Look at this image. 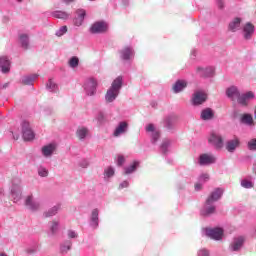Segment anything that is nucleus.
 <instances>
[{"instance_id": "nucleus-58", "label": "nucleus", "mask_w": 256, "mask_h": 256, "mask_svg": "<svg viewBox=\"0 0 256 256\" xmlns=\"http://www.w3.org/2000/svg\"><path fill=\"white\" fill-rule=\"evenodd\" d=\"M7 87H9V83L3 85V89H7Z\"/></svg>"}, {"instance_id": "nucleus-51", "label": "nucleus", "mask_w": 256, "mask_h": 256, "mask_svg": "<svg viewBox=\"0 0 256 256\" xmlns=\"http://www.w3.org/2000/svg\"><path fill=\"white\" fill-rule=\"evenodd\" d=\"M197 256H210L209 250L202 248L197 252Z\"/></svg>"}, {"instance_id": "nucleus-6", "label": "nucleus", "mask_w": 256, "mask_h": 256, "mask_svg": "<svg viewBox=\"0 0 256 256\" xmlns=\"http://www.w3.org/2000/svg\"><path fill=\"white\" fill-rule=\"evenodd\" d=\"M204 233L206 237L213 239V241H221L223 239L225 230H223L221 227L205 228Z\"/></svg>"}, {"instance_id": "nucleus-9", "label": "nucleus", "mask_w": 256, "mask_h": 256, "mask_svg": "<svg viewBox=\"0 0 256 256\" xmlns=\"http://www.w3.org/2000/svg\"><path fill=\"white\" fill-rule=\"evenodd\" d=\"M84 90L86 95L93 97L97 93V80L94 78H89L84 83Z\"/></svg>"}, {"instance_id": "nucleus-56", "label": "nucleus", "mask_w": 256, "mask_h": 256, "mask_svg": "<svg viewBox=\"0 0 256 256\" xmlns=\"http://www.w3.org/2000/svg\"><path fill=\"white\" fill-rule=\"evenodd\" d=\"M65 5H70V3H74L75 0H61Z\"/></svg>"}, {"instance_id": "nucleus-52", "label": "nucleus", "mask_w": 256, "mask_h": 256, "mask_svg": "<svg viewBox=\"0 0 256 256\" xmlns=\"http://www.w3.org/2000/svg\"><path fill=\"white\" fill-rule=\"evenodd\" d=\"M96 120L98 123H103V121H105V114L103 112H99L96 116Z\"/></svg>"}, {"instance_id": "nucleus-11", "label": "nucleus", "mask_w": 256, "mask_h": 256, "mask_svg": "<svg viewBox=\"0 0 256 256\" xmlns=\"http://www.w3.org/2000/svg\"><path fill=\"white\" fill-rule=\"evenodd\" d=\"M87 16V11L85 9L80 8L75 11V17L73 19V24L75 27H81L85 21V17Z\"/></svg>"}, {"instance_id": "nucleus-47", "label": "nucleus", "mask_w": 256, "mask_h": 256, "mask_svg": "<svg viewBox=\"0 0 256 256\" xmlns=\"http://www.w3.org/2000/svg\"><path fill=\"white\" fill-rule=\"evenodd\" d=\"M67 237L68 239H77V237H79V234L72 229L67 230Z\"/></svg>"}, {"instance_id": "nucleus-54", "label": "nucleus", "mask_w": 256, "mask_h": 256, "mask_svg": "<svg viewBox=\"0 0 256 256\" xmlns=\"http://www.w3.org/2000/svg\"><path fill=\"white\" fill-rule=\"evenodd\" d=\"M203 189V182L198 180V183L195 184V191H201Z\"/></svg>"}, {"instance_id": "nucleus-43", "label": "nucleus", "mask_w": 256, "mask_h": 256, "mask_svg": "<svg viewBox=\"0 0 256 256\" xmlns=\"http://www.w3.org/2000/svg\"><path fill=\"white\" fill-rule=\"evenodd\" d=\"M69 67H71L72 69H75V67H79V58L75 56L70 58Z\"/></svg>"}, {"instance_id": "nucleus-20", "label": "nucleus", "mask_w": 256, "mask_h": 256, "mask_svg": "<svg viewBox=\"0 0 256 256\" xmlns=\"http://www.w3.org/2000/svg\"><path fill=\"white\" fill-rule=\"evenodd\" d=\"M251 99H255V94L253 92L249 91L244 94H240L238 103H239V105L247 106V103H249V101H251Z\"/></svg>"}, {"instance_id": "nucleus-53", "label": "nucleus", "mask_w": 256, "mask_h": 256, "mask_svg": "<svg viewBox=\"0 0 256 256\" xmlns=\"http://www.w3.org/2000/svg\"><path fill=\"white\" fill-rule=\"evenodd\" d=\"M79 165L83 168V169H87L89 167V160L87 159H82L79 163Z\"/></svg>"}, {"instance_id": "nucleus-22", "label": "nucleus", "mask_w": 256, "mask_h": 256, "mask_svg": "<svg viewBox=\"0 0 256 256\" xmlns=\"http://www.w3.org/2000/svg\"><path fill=\"white\" fill-rule=\"evenodd\" d=\"M0 69L3 73H9L11 71V61L7 56L0 57Z\"/></svg>"}, {"instance_id": "nucleus-41", "label": "nucleus", "mask_w": 256, "mask_h": 256, "mask_svg": "<svg viewBox=\"0 0 256 256\" xmlns=\"http://www.w3.org/2000/svg\"><path fill=\"white\" fill-rule=\"evenodd\" d=\"M242 123H245L246 125H252L253 124V116L250 114H244L241 118Z\"/></svg>"}, {"instance_id": "nucleus-30", "label": "nucleus", "mask_w": 256, "mask_h": 256, "mask_svg": "<svg viewBox=\"0 0 256 256\" xmlns=\"http://www.w3.org/2000/svg\"><path fill=\"white\" fill-rule=\"evenodd\" d=\"M60 222L58 220H53L48 223V233L49 235H56L57 231H59Z\"/></svg>"}, {"instance_id": "nucleus-29", "label": "nucleus", "mask_w": 256, "mask_h": 256, "mask_svg": "<svg viewBox=\"0 0 256 256\" xmlns=\"http://www.w3.org/2000/svg\"><path fill=\"white\" fill-rule=\"evenodd\" d=\"M244 39H251V35H253V33H255V26H253V24L251 23H247L244 28Z\"/></svg>"}, {"instance_id": "nucleus-16", "label": "nucleus", "mask_w": 256, "mask_h": 256, "mask_svg": "<svg viewBox=\"0 0 256 256\" xmlns=\"http://www.w3.org/2000/svg\"><path fill=\"white\" fill-rule=\"evenodd\" d=\"M25 205L30 211H39L41 207V202L39 200H34L33 195L27 196L25 200Z\"/></svg>"}, {"instance_id": "nucleus-35", "label": "nucleus", "mask_w": 256, "mask_h": 256, "mask_svg": "<svg viewBox=\"0 0 256 256\" xmlns=\"http://www.w3.org/2000/svg\"><path fill=\"white\" fill-rule=\"evenodd\" d=\"M46 89L50 91V93H59V86L53 79H49L46 84Z\"/></svg>"}, {"instance_id": "nucleus-26", "label": "nucleus", "mask_w": 256, "mask_h": 256, "mask_svg": "<svg viewBox=\"0 0 256 256\" xmlns=\"http://www.w3.org/2000/svg\"><path fill=\"white\" fill-rule=\"evenodd\" d=\"M127 127H129L127 122L125 121L120 122L116 127V129L114 130V133H113L114 137H120V135H123V133H127Z\"/></svg>"}, {"instance_id": "nucleus-5", "label": "nucleus", "mask_w": 256, "mask_h": 256, "mask_svg": "<svg viewBox=\"0 0 256 256\" xmlns=\"http://www.w3.org/2000/svg\"><path fill=\"white\" fill-rule=\"evenodd\" d=\"M109 30V24L106 21L100 20L94 22L90 27V33L92 35H101L103 33H107Z\"/></svg>"}, {"instance_id": "nucleus-15", "label": "nucleus", "mask_w": 256, "mask_h": 256, "mask_svg": "<svg viewBox=\"0 0 256 256\" xmlns=\"http://www.w3.org/2000/svg\"><path fill=\"white\" fill-rule=\"evenodd\" d=\"M240 145H241V140L235 137L226 142L225 149L226 151H228V153H235V151L238 149Z\"/></svg>"}, {"instance_id": "nucleus-7", "label": "nucleus", "mask_w": 256, "mask_h": 256, "mask_svg": "<svg viewBox=\"0 0 256 256\" xmlns=\"http://www.w3.org/2000/svg\"><path fill=\"white\" fill-rule=\"evenodd\" d=\"M22 137L24 141H33L35 139V132L31 129V124L27 121L22 122Z\"/></svg>"}, {"instance_id": "nucleus-18", "label": "nucleus", "mask_w": 256, "mask_h": 256, "mask_svg": "<svg viewBox=\"0 0 256 256\" xmlns=\"http://www.w3.org/2000/svg\"><path fill=\"white\" fill-rule=\"evenodd\" d=\"M213 73H215V69H213V67L203 68L201 66H198L196 68V75H198V77H213Z\"/></svg>"}, {"instance_id": "nucleus-49", "label": "nucleus", "mask_w": 256, "mask_h": 256, "mask_svg": "<svg viewBox=\"0 0 256 256\" xmlns=\"http://www.w3.org/2000/svg\"><path fill=\"white\" fill-rule=\"evenodd\" d=\"M26 253H28V255H33V254L37 253V245L28 247L26 249Z\"/></svg>"}, {"instance_id": "nucleus-23", "label": "nucleus", "mask_w": 256, "mask_h": 256, "mask_svg": "<svg viewBox=\"0 0 256 256\" xmlns=\"http://www.w3.org/2000/svg\"><path fill=\"white\" fill-rule=\"evenodd\" d=\"M177 121V117L174 115H169L164 118V127L168 131H173L175 129V122Z\"/></svg>"}, {"instance_id": "nucleus-13", "label": "nucleus", "mask_w": 256, "mask_h": 256, "mask_svg": "<svg viewBox=\"0 0 256 256\" xmlns=\"http://www.w3.org/2000/svg\"><path fill=\"white\" fill-rule=\"evenodd\" d=\"M208 141L215 149H223V138L221 135L216 133H211L210 137L208 138Z\"/></svg>"}, {"instance_id": "nucleus-27", "label": "nucleus", "mask_w": 256, "mask_h": 256, "mask_svg": "<svg viewBox=\"0 0 256 256\" xmlns=\"http://www.w3.org/2000/svg\"><path fill=\"white\" fill-rule=\"evenodd\" d=\"M215 117V112H213V109L211 108H205L202 110L200 118L202 121H211Z\"/></svg>"}, {"instance_id": "nucleus-42", "label": "nucleus", "mask_w": 256, "mask_h": 256, "mask_svg": "<svg viewBox=\"0 0 256 256\" xmlns=\"http://www.w3.org/2000/svg\"><path fill=\"white\" fill-rule=\"evenodd\" d=\"M240 185L244 189H253V182L251 180H248V179L241 180Z\"/></svg>"}, {"instance_id": "nucleus-40", "label": "nucleus", "mask_w": 256, "mask_h": 256, "mask_svg": "<svg viewBox=\"0 0 256 256\" xmlns=\"http://www.w3.org/2000/svg\"><path fill=\"white\" fill-rule=\"evenodd\" d=\"M37 171L39 177H49V170L45 166H39Z\"/></svg>"}, {"instance_id": "nucleus-37", "label": "nucleus", "mask_w": 256, "mask_h": 256, "mask_svg": "<svg viewBox=\"0 0 256 256\" xmlns=\"http://www.w3.org/2000/svg\"><path fill=\"white\" fill-rule=\"evenodd\" d=\"M77 137L80 139V141H83L87 135H89V130L85 127H80L76 131Z\"/></svg>"}, {"instance_id": "nucleus-17", "label": "nucleus", "mask_w": 256, "mask_h": 256, "mask_svg": "<svg viewBox=\"0 0 256 256\" xmlns=\"http://www.w3.org/2000/svg\"><path fill=\"white\" fill-rule=\"evenodd\" d=\"M207 101V94L203 91H197L193 94L192 104L193 105H203Z\"/></svg>"}, {"instance_id": "nucleus-44", "label": "nucleus", "mask_w": 256, "mask_h": 256, "mask_svg": "<svg viewBox=\"0 0 256 256\" xmlns=\"http://www.w3.org/2000/svg\"><path fill=\"white\" fill-rule=\"evenodd\" d=\"M247 147L249 151H256V138H253L248 141Z\"/></svg>"}, {"instance_id": "nucleus-21", "label": "nucleus", "mask_w": 256, "mask_h": 256, "mask_svg": "<svg viewBox=\"0 0 256 256\" xmlns=\"http://www.w3.org/2000/svg\"><path fill=\"white\" fill-rule=\"evenodd\" d=\"M61 210V203H58L51 207L50 209L43 212L44 219H49V217H55L57 213Z\"/></svg>"}, {"instance_id": "nucleus-12", "label": "nucleus", "mask_w": 256, "mask_h": 256, "mask_svg": "<svg viewBox=\"0 0 256 256\" xmlns=\"http://www.w3.org/2000/svg\"><path fill=\"white\" fill-rule=\"evenodd\" d=\"M226 96L228 97V99H230V101H237V103H239V97H241V92L236 86H230L226 89Z\"/></svg>"}, {"instance_id": "nucleus-46", "label": "nucleus", "mask_w": 256, "mask_h": 256, "mask_svg": "<svg viewBox=\"0 0 256 256\" xmlns=\"http://www.w3.org/2000/svg\"><path fill=\"white\" fill-rule=\"evenodd\" d=\"M67 33V26H61L55 33L56 37H63Z\"/></svg>"}, {"instance_id": "nucleus-25", "label": "nucleus", "mask_w": 256, "mask_h": 256, "mask_svg": "<svg viewBox=\"0 0 256 256\" xmlns=\"http://www.w3.org/2000/svg\"><path fill=\"white\" fill-rule=\"evenodd\" d=\"M187 85L188 82L186 80H177L172 87V91L173 93H181V91H183Z\"/></svg>"}, {"instance_id": "nucleus-24", "label": "nucleus", "mask_w": 256, "mask_h": 256, "mask_svg": "<svg viewBox=\"0 0 256 256\" xmlns=\"http://www.w3.org/2000/svg\"><path fill=\"white\" fill-rule=\"evenodd\" d=\"M55 149H57V146L55 144H48L42 147L41 153L43 157L49 158L53 156V153H55Z\"/></svg>"}, {"instance_id": "nucleus-48", "label": "nucleus", "mask_w": 256, "mask_h": 256, "mask_svg": "<svg viewBox=\"0 0 256 256\" xmlns=\"http://www.w3.org/2000/svg\"><path fill=\"white\" fill-rule=\"evenodd\" d=\"M198 181H199L200 183H207V181H209V174H207V173L201 174V175L199 176Z\"/></svg>"}, {"instance_id": "nucleus-60", "label": "nucleus", "mask_w": 256, "mask_h": 256, "mask_svg": "<svg viewBox=\"0 0 256 256\" xmlns=\"http://www.w3.org/2000/svg\"><path fill=\"white\" fill-rule=\"evenodd\" d=\"M253 171H254V173L256 175V162L254 163Z\"/></svg>"}, {"instance_id": "nucleus-45", "label": "nucleus", "mask_w": 256, "mask_h": 256, "mask_svg": "<svg viewBox=\"0 0 256 256\" xmlns=\"http://www.w3.org/2000/svg\"><path fill=\"white\" fill-rule=\"evenodd\" d=\"M116 165L118 167H123V165H125V156L119 154L116 158Z\"/></svg>"}, {"instance_id": "nucleus-14", "label": "nucleus", "mask_w": 256, "mask_h": 256, "mask_svg": "<svg viewBox=\"0 0 256 256\" xmlns=\"http://www.w3.org/2000/svg\"><path fill=\"white\" fill-rule=\"evenodd\" d=\"M217 162V158L213 154H202L199 157L198 163L199 165H213V163Z\"/></svg>"}, {"instance_id": "nucleus-28", "label": "nucleus", "mask_w": 256, "mask_h": 256, "mask_svg": "<svg viewBox=\"0 0 256 256\" xmlns=\"http://www.w3.org/2000/svg\"><path fill=\"white\" fill-rule=\"evenodd\" d=\"M139 169V161H134L132 164L124 167V175H133Z\"/></svg>"}, {"instance_id": "nucleus-55", "label": "nucleus", "mask_w": 256, "mask_h": 256, "mask_svg": "<svg viewBox=\"0 0 256 256\" xmlns=\"http://www.w3.org/2000/svg\"><path fill=\"white\" fill-rule=\"evenodd\" d=\"M217 6L219 9H223V7H225V4L223 3V0H218L217 1Z\"/></svg>"}, {"instance_id": "nucleus-3", "label": "nucleus", "mask_w": 256, "mask_h": 256, "mask_svg": "<svg viewBox=\"0 0 256 256\" xmlns=\"http://www.w3.org/2000/svg\"><path fill=\"white\" fill-rule=\"evenodd\" d=\"M11 199L14 203H19L22 197V189H21V179L14 178L12 180V186L10 189Z\"/></svg>"}, {"instance_id": "nucleus-57", "label": "nucleus", "mask_w": 256, "mask_h": 256, "mask_svg": "<svg viewBox=\"0 0 256 256\" xmlns=\"http://www.w3.org/2000/svg\"><path fill=\"white\" fill-rule=\"evenodd\" d=\"M195 57H197V50H192L191 51V58L195 59Z\"/></svg>"}, {"instance_id": "nucleus-10", "label": "nucleus", "mask_w": 256, "mask_h": 256, "mask_svg": "<svg viewBox=\"0 0 256 256\" xmlns=\"http://www.w3.org/2000/svg\"><path fill=\"white\" fill-rule=\"evenodd\" d=\"M244 243H245V237L243 236L234 237L229 246V251H231L232 253H235V252L237 253L241 251Z\"/></svg>"}, {"instance_id": "nucleus-31", "label": "nucleus", "mask_w": 256, "mask_h": 256, "mask_svg": "<svg viewBox=\"0 0 256 256\" xmlns=\"http://www.w3.org/2000/svg\"><path fill=\"white\" fill-rule=\"evenodd\" d=\"M51 15L52 17H54V19H63V20H67L69 19V17H71V14L61 10H56L52 12Z\"/></svg>"}, {"instance_id": "nucleus-36", "label": "nucleus", "mask_w": 256, "mask_h": 256, "mask_svg": "<svg viewBox=\"0 0 256 256\" xmlns=\"http://www.w3.org/2000/svg\"><path fill=\"white\" fill-rule=\"evenodd\" d=\"M169 147H171V141L164 139L160 145L161 153H163V155H167V153H169Z\"/></svg>"}, {"instance_id": "nucleus-50", "label": "nucleus", "mask_w": 256, "mask_h": 256, "mask_svg": "<svg viewBox=\"0 0 256 256\" xmlns=\"http://www.w3.org/2000/svg\"><path fill=\"white\" fill-rule=\"evenodd\" d=\"M128 187H129V180H124L119 184L118 189L119 191H121V189H127Z\"/></svg>"}, {"instance_id": "nucleus-39", "label": "nucleus", "mask_w": 256, "mask_h": 256, "mask_svg": "<svg viewBox=\"0 0 256 256\" xmlns=\"http://www.w3.org/2000/svg\"><path fill=\"white\" fill-rule=\"evenodd\" d=\"M19 39L23 49H29V35L20 34Z\"/></svg>"}, {"instance_id": "nucleus-8", "label": "nucleus", "mask_w": 256, "mask_h": 256, "mask_svg": "<svg viewBox=\"0 0 256 256\" xmlns=\"http://www.w3.org/2000/svg\"><path fill=\"white\" fill-rule=\"evenodd\" d=\"M145 130H146V133H148V135L150 137L151 144L156 145L161 137V133L157 129H155V125H153V124H148L145 127Z\"/></svg>"}, {"instance_id": "nucleus-1", "label": "nucleus", "mask_w": 256, "mask_h": 256, "mask_svg": "<svg viewBox=\"0 0 256 256\" xmlns=\"http://www.w3.org/2000/svg\"><path fill=\"white\" fill-rule=\"evenodd\" d=\"M221 197H223L222 188H216L209 194L200 212L202 217H209L215 214V211H217V206H215V203H217Z\"/></svg>"}, {"instance_id": "nucleus-62", "label": "nucleus", "mask_w": 256, "mask_h": 256, "mask_svg": "<svg viewBox=\"0 0 256 256\" xmlns=\"http://www.w3.org/2000/svg\"><path fill=\"white\" fill-rule=\"evenodd\" d=\"M23 0H16V3H21Z\"/></svg>"}, {"instance_id": "nucleus-2", "label": "nucleus", "mask_w": 256, "mask_h": 256, "mask_svg": "<svg viewBox=\"0 0 256 256\" xmlns=\"http://www.w3.org/2000/svg\"><path fill=\"white\" fill-rule=\"evenodd\" d=\"M123 87V77L118 76L116 79L113 80L111 86L106 91L105 94V101L106 103H113L119 97V94L121 93V89Z\"/></svg>"}, {"instance_id": "nucleus-61", "label": "nucleus", "mask_w": 256, "mask_h": 256, "mask_svg": "<svg viewBox=\"0 0 256 256\" xmlns=\"http://www.w3.org/2000/svg\"><path fill=\"white\" fill-rule=\"evenodd\" d=\"M14 139L17 141V139H19V135L13 136Z\"/></svg>"}, {"instance_id": "nucleus-19", "label": "nucleus", "mask_w": 256, "mask_h": 256, "mask_svg": "<svg viewBox=\"0 0 256 256\" xmlns=\"http://www.w3.org/2000/svg\"><path fill=\"white\" fill-rule=\"evenodd\" d=\"M89 225L92 229L99 227V210L94 208L90 213Z\"/></svg>"}, {"instance_id": "nucleus-38", "label": "nucleus", "mask_w": 256, "mask_h": 256, "mask_svg": "<svg viewBox=\"0 0 256 256\" xmlns=\"http://www.w3.org/2000/svg\"><path fill=\"white\" fill-rule=\"evenodd\" d=\"M71 247H73V242H71V240H65L60 245V250L62 253H67V251H71Z\"/></svg>"}, {"instance_id": "nucleus-34", "label": "nucleus", "mask_w": 256, "mask_h": 256, "mask_svg": "<svg viewBox=\"0 0 256 256\" xmlns=\"http://www.w3.org/2000/svg\"><path fill=\"white\" fill-rule=\"evenodd\" d=\"M37 77H39V75L37 74H31L28 76H24L21 78V83H23V85H33L35 79H37Z\"/></svg>"}, {"instance_id": "nucleus-59", "label": "nucleus", "mask_w": 256, "mask_h": 256, "mask_svg": "<svg viewBox=\"0 0 256 256\" xmlns=\"http://www.w3.org/2000/svg\"><path fill=\"white\" fill-rule=\"evenodd\" d=\"M0 256H9V255H7V253L5 252H0Z\"/></svg>"}, {"instance_id": "nucleus-33", "label": "nucleus", "mask_w": 256, "mask_h": 256, "mask_svg": "<svg viewBox=\"0 0 256 256\" xmlns=\"http://www.w3.org/2000/svg\"><path fill=\"white\" fill-rule=\"evenodd\" d=\"M112 177H115V167L108 166L104 169V181H110Z\"/></svg>"}, {"instance_id": "nucleus-32", "label": "nucleus", "mask_w": 256, "mask_h": 256, "mask_svg": "<svg viewBox=\"0 0 256 256\" xmlns=\"http://www.w3.org/2000/svg\"><path fill=\"white\" fill-rule=\"evenodd\" d=\"M229 29L233 33L235 31H239L241 29V18H234L230 23H229Z\"/></svg>"}, {"instance_id": "nucleus-4", "label": "nucleus", "mask_w": 256, "mask_h": 256, "mask_svg": "<svg viewBox=\"0 0 256 256\" xmlns=\"http://www.w3.org/2000/svg\"><path fill=\"white\" fill-rule=\"evenodd\" d=\"M120 61L124 63H131L135 59V49L132 46H124L118 51Z\"/></svg>"}]
</instances>
